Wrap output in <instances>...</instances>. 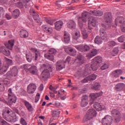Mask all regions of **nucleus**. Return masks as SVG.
Returning a JSON list of instances; mask_svg holds the SVG:
<instances>
[{"label": "nucleus", "mask_w": 125, "mask_h": 125, "mask_svg": "<svg viewBox=\"0 0 125 125\" xmlns=\"http://www.w3.org/2000/svg\"><path fill=\"white\" fill-rule=\"evenodd\" d=\"M121 24V29L122 32H125V18L123 17H118L115 19V25H113V27L116 28V26Z\"/></svg>", "instance_id": "f257e3e1"}, {"label": "nucleus", "mask_w": 125, "mask_h": 125, "mask_svg": "<svg viewBox=\"0 0 125 125\" xmlns=\"http://www.w3.org/2000/svg\"><path fill=\"white\" fill-rule=\"evenodd\" d=\"M96 115H97L96 111L93 108H91L87 110L86 115L84 117V120L85 121H89V120L93 119L94 117H96Z\"/></svg>", "instance_id": "f03ea898"}, {"label": "nucleus", "mask_w": 125, "mask_h": 125, "mask_svg": "<svg viewBox=\"0 0 125 125\" xmlns=\"http://www.w3.org/2000/svg\"><path fill=\"white\" fill-rule=\"evenodd\" d=\"M104 19L105 24V29H108L111 27V23H112V13L106 12L104 14Z\"/></svg>", "instance_id": "7ed1b4c3"}, {"label": "nucleus", "mask_w": 125, "mask_h": 125, "mask_svg": "<svg viewBox=\"0 0 125 125\" xmlns=\"http://www.w3.org/2000/svg\"><path fill=\"white\" fill-rule=\"evenodd\" d=\"M88 15L89 13L86 11H84L82 14V17H80L78 19V24L79 26H80V28H83V22L85 23L86 22L87 18H88Z\"/></svg>", "instance_id": "20e7f679"}, {"label": "nucleus", "mask_w": 125, "mask_h": 125, "mask_svg": "<svg viewBox=\"0 0 125 125\" xmlns=\"http://www.w3.org/2000/svg\"><path fill=\"white\" fill-rule=\"evenodd\" d=\"M18 75V68L14 66L11 69V71H8L7 73V74H6V76L8 80H11V79H13V78L15 77H17Z\"/></svg>", "instance_id": "39448f33"}, {"label": "nucleus", "mask_w": 125, "mask_h": 125, "mask_svg": "<svg viewBox=\"0 0 125 125\" xmlns=\"http://www.w3.org/2000/svg\"><path fill=\"white\" fill-rule=\"evenodd\" d=\"M8 102L10 105L13 104V103H16V101L17 100V98L13 93L12 92V90L11 88H9L8 90Z\"/></svg>", "instance_id": "423d86ee"}, {"label": "nucleus", "mask_w": 125, "mask_h": 125, "mask_svg": "<svg viewBox=\"0 0 125 125\" xmlns=\"http://www.w3.org/2000/svg\"><path fill=\"white\" fill-rule=\"evenodd\" d=\"M101 37L99 36H97L95 38V42L97 43V44H101L102 43V41L103 40L104 41H107L108 40V37H107V34H106V32H101Z\"/></svg>", "instance_id": "0eeeda50"}, {"label": "nucleus", "mask_w": 125, "mask_h": 125, "mask_svg": "<svg viewBox=\"0 0 125 125\" xmlns=\"http://www.w3.org/2000/svg\"><path fill=\"white\" fill-rule=\"evenodd\" d=\"M13 114V112L11 109L9 108H6L5 111L2 113L3 117L7 121L8 119H10V120H12L13 119V116H12Z\"/></svg>", "instance_id": "6e6552de"}, {"label": "nucleus", "mask_w": 125, "mask_h": 125, "mask_svg": "<svg viewBox=\"0 0 125 125\" xmlns=\"http://www.w3.org/2000/svg\"><path fill=\"white\" fill-rule=\"evenodd\" d=\"M29 13H30V15L33 16V18L35 21V22H36V23H38L39 25H41L42 21H41V20H40L39 14L36 12V11L33 9H30L29 10Z\"/></svg>", "instance_id": "1a4fd4ad"}, {"label": "nucleus", "mask_w": 125, "mask_h": 125, "mask_svg": "<svg viewBox=\"0 0 125 125\" xmlns=\"http://www.w3.org/2000/svg\"><path fill=\"white\" fill-rule=\"evenodd\" d=\"M91 26L92 27L96 26V19L93 17H90L88 21V28L89 30L92 29Z\"/></svg>", "instance_id": "9d476101"}, {"label": "nucleus", "mask_w": 125, "mask_h": 125, "mask_svg": "<svg viewBox=\"0 0 125 125\" xmlns=\"http://www.w3.org/2000/svg\"><path fill=\"white\" fill-rule=\"evenodd\" d=\"M103 125H112V117L109 115L105 116L102 120Z\"/></svg>", "instance_id": "9b49d317"}, {"label": "nucleus", "mask_w": 125, "mask_h": 125, "mask_svg": "<svg viewBox=\"0 0 125 125\" xmlns=\"http://www.w3.org/2000/svg\"><path fill=\"white\" fill-rule=\"evenodd\" d=\"M10 5H16L19 8H23L24 7V4H25V1L21 2L19 1L16 3V0H12L9 2Z\"/></svg>", "instance_id": "f8f14e48"}, {"label": "nucleus", "mask_w": 125, "mask_h": 125, "mask_svg": "<svg viewBox=\"0 0 125 125\" xmlns=\"http://www.w3.org/2000/svg\"><path fill=\"white\" fill-rule=\"evenodd\" d=\"M102 95H103V92L102 91H100V92L98 93H91L90 94V96L91 98V100H90V105H92L93 104V102H92V100H95V99H96V98L100 97V96H102Z\"/></svg>", "instance_id": "ddd939ff"}, {"label": "nucleus", "mask_w": 125, "mask_h": 125, "mask_svg": "<svg viewBox=\"0 0 125 125\" xmlns=\"http://www.w3.org/2000/svg\"><path fill=\"white\" fill-rule=\"evenodd\" d=\"M93 107L94 109H95L96 111H98V112L102 111V110L106 109V107L102 104L96 102L94 103Z\"/></svg>", "instance_id": "4468645a"}, {"label": "nucleus", "mask_w": 125, "mask_h": 125, "mask_svg": "<svg viewBox=\"0 0 125 125\" xmlns=\"http://www.w3.org/2000/svg\"><path fill=\"white\" fill-rule=\"evenodd\" d=\"M37 86L33 83H30L27 86V91L29 94H32L36 91Z\"/></svg>", "instance_id": "2eb2a0df"}, {"label": "nucleus", "mask_w": 125, "mask_h": 125, "mask_svg": "<svg viewBox=\"0 0 125 125\" xmlns=\"http://www.w3.org/2000/svg\"><path fill=\"white\" fill-rule=\"evenodd\" d=\"M75 48L78 49L79 51H81L83 52V51H88V50H89L90 49V47L89 46L87 45H76L75 46Z\"/></svg>", "instance_id": "dca6fc26"}, {"label": "nucleus", "mask_w": 125, "mask_h": 125, "mask_svg": "<svg viewBox=\"0 0 125 125\" xmlns=\"http://www.w3.org/2000/svg\"><path fill=\"white\" fill-rule=\"evenodd\" d=\"M111 114L113 117H115V121L117 123H118V122H120V118L121 116L120 111H118L117 109H114L111 111Z\"/></svg>", "instance_id": "f3484780"}, {"label": "nucleus", "mask_w": 125, "mask_h": 125, "mask_svg": "<svg viewBox=\"0 0 125 125\" xmlns=\"http://www.w3.org/2000/svg\"><path fill=\"white\" fill-rule=\"evenodd\" d=\"M9 83H10V82L9 81L6 80L5 79L2 82H0V91H4V85H7L8 86L9 85Z\"/></svg>", "instance_id": "a211bd4d"}, {"label": "nucleus", "mask_w": 125, "mask_h": 125, "mask_svg": "<svg viewBox=\"0 0 125 125\" xmlns=\"http://www.w3.org/2000/svg\"><path fill=\"white\" fill-rule=\"evenodd\" d=\"M88 104V97L86 95H84L82 98L81 106L85 107Z\"/></svg>", "instance_id": "6ab92c4d"}, {"label": "nucleus", "mask_w": 125, "mask_h": 125, "mask_svg": "<svg viewBox=\"0 0 125 125\" xmlns=\"http://www.w3.org/2000/svg\"><path fill=\"white\" fill-rule=\"evenodd\" d=\"M67 27L71 30H75L76 29V26L77 24H76V22L73 20H69L67 23Z\"/></svg>", "instance_id": "aec40b11"}, {"label": "nucleus", "mask_w": 125, "mask_h": 125, "mask_svg": "<svg viewBox=\"0 0 125 125\" xmlns=\"http://www.w3.org/2000/svg\"><path fill=\"white\" fill-rule=\"evenodd\" d=\"M29 72L32 75H38V72H39V70H38V67L35 65H31L29 68Z\"/></svg>", "instance_id": "412c9836"}, {"label": "nucleus", "mask_w": 125, "mask_h": 125, "mask_svg": "<svg viewBox=\"0 0 125 125\" xmlns=\"http://www.w3.org/2000/svg\"><path fill=\"white\" fill-rule=\"evenodd\" d=\"M65 62L60 61L57 62L56 68L58 71H61L62 69L65 68Z\"/></svg>", "instance_id": "4be33fe9"}, {"label": "nucleus", "mask_w": 125, "mask_h": 125, "mask_svg": "<svg viewBox=\"0 0 125 125\" xmlns=\"http://www.w3.org/2000/svg\"><path fill=\"white\" fill-rule=\"evenodd\" d=\"M125 87V84L124 83H117L115 85V90L116 91H122V90H124Z\"/></svg>", "instance_id": "5701e85b"}, {"label": "nucleus", "mask_w": 125, "mask_h": 125, "mask_svg": "<svg viewBox=\"0 0 125 125\" xmlns=\"http://www.w3.org/2000/svg\"><path fill=\"white\" fill-rule=\"evenodd\" d=\"M23 102L28 111H29V112H32V111L34 110V108H33L32 104L26 100H24Z\"/></svg>", "instance_id": "b1692460"}, {"label": "nucleus", "mask_w": 125, "mask_h": 125, "mask_svg": "<svg viewBox=\"0 0 125 125\" xmlns=\"http://www.w3.org/2000/svg\"><path fill=\"white\" fill-rule=\"evenodd\" d=\"M4 45H5L6 47L8 49L11 50V49H12V47H13V45H14V40H9L8 41V43H7V42H5Z\"/></svg>", "instance_id": "393cba45"}, {"label": "nucleus", "mask_w": 125, "mask_h": 125, "mask_svg": "<svg viewBox=\"0 0 125 125\" xmlns=\"http://www.w3.org/2000/svg\"><path fill=\"white\" fill-rule=\"evenodd\" d=\"M63 26V21H58L55 23V29L57 31H60V29L62 28Z\"/></svg>", "instance_id": "a878e982"}, {"label": "nucleus", "mask_w": 125, "mask_h": 125, "mask_svg": "<svg viewBox=\"0 0 125 125\" xmlns=\"http://www.w3.org/2000/svg\"><path fill=\"white\" fill-rule=\"evenodd\" d=\"M76 62L79 63V65H82V64H83L85 62L84 58L81 55L78 56L77 59L75 60Z\"/></svg>", "instance_id": "bb28decb"}, {"label": "nucleus", "mask_w": 125, "mask_h": 125, "mask_svg": "<svg viewBox=\"0 0 125 125\" xmlns=\"http://www.w3.org/2000/svg\"><path fill=\"white\" fill-rule=\"evenodd\" d=\"M122 74L123 71L121 70L117 69L112 72V76L114 77V78H119Z\"/></svg>", "instance_id": "cd10ccee"}, {"label": "nucleus", "mask_w": 125, "mask_h": 125, "mask_svg": "<svg viewBox=\"0 0 125 125\" xmlns=\"http://www.w3.org/2000/svg\"><path fill=\"white\" fill-rule=\"evenodd\" d=\"M97 54V50L93 49L90 53L87 54V58H92Z\"/></svg>", "instance_id": "c85d7f7f"}, {"label": "nucleus", "mask_w": 125, "mask_h": 125, "mask_svg": "<svg viewBox=\"0 0 125 125\" xmlns=\"http://www.w3.org/2000/svg\"><path fill=\"white\" fill-rule=\"evenodd\" d=\"M90 14L94 15V16H102L103 15V12L101 11H92L90 12Z\"/></svg>", "instance_id": "c756f323"}, {"label": "nucleus", "mask_w": 125, "mask_h": 125, "mask_svg": "<svg viewBox=\"0 0 125 125\" xmlns=\"http://www.w3.org/2000/svg\"><path fill=\"white\" fill-rule=\"evenodd\" d=\"M12 15L15 19L18 18L19 17V15H20V10L19 9H15L13 11Z\"/></svg>", "instance_id": "7c9ffc66"}, {"label": "nucleus", "mask_w": 125, "mask_h": 125, "mask_svg": "<svg viewBox=\"0 0 125 125\" xmlns=\"http://www.w3.org/2000/svg\"><path fill=\"white\" fill-rule=\"evenodd\" d=\"M63 41L65 43H69L70 42V34L68 32L64 33Z\"/></svg>", "instance_id": "2f4dec72"}, {"label": "nucleus", "mask_w": 125, "mask_h": 125, "mask_svg": "<svg viewBox=\"0 0 125 125\" xmlns=\"http://www.w3.org/2000/svg\"><path fill=\"white\" fill-rule=\"evenodd\" d=\"M41 76L43 78L47 79V78H49V71L47 69L44 70L42 72Z\"/></svg>", "instance_id": "473e14b6"}, {"label": "nucleus", "mask_w": 125, "mask_h": 125, "mask_svg": "<svg viewBox=\"0 0 125 125\" xmlns=\"http://www.w3.org/2000/svg\"><path fill=\"white\" fill-rule=\"evenodd\" d=\"M92 63H96L97 64H99L102 62V58L101 57H96L93 59L92 61Z\"/></svg>", "instance_id": "72a5a7b5"}, {"label": "nucleus", "mask_w": 125, "mask_h": 125, "mask_svg": "<svg viewBox=\"0 0 125 125\" xmlns=\"http://www.w3.org/2000/svg\"><path fill=\"white\" fill-rule=\"evenodd\" d=\"M109 53L111 55H112V56H116V55H118V53H119V48L115 47L113 48L109 52Z\"/></svg>", "instance_id": "f704fd0d"}, {"label": "nucleus", "mask_w": 125, "mask_h": 125, "mask_svg": "<svg viewBox=\"0 0 125 125\" xmlns=\"http://www.w3.org/2000/svg\"><path fill=\"white\" fill-rule=\"evenodd\" d=\"M4 62L7 64L6 66H12L13 65V63L12 62V60L7 59V58H4Z\"/></svg>", "instance_id": "c9c22d12"}, {"label": "nucleus", "mask_w": 125, "mask_h": 125, "mask_svg": "<svg viewBox=\"0 0 125 125\" xmlns=\"http://www.w3.org/2000/svg\"><path fill=\"white\" fill-rule=\"evenodd\" d=\"M8 69V66L4 65L2 68L0 69V74H4L6 71Z\"/></svg>", "instance_id": "e433bc0d"}, {"label": "nucleus", "mask_w": 125, "mask_h": 125, "mask_svg": "<svg viewBox=\"0 0 125 125\" xmlns=\"http://www.w3.org/2000/svg\"><path fill=\"white\" fill-rule=\"evenodd\" d=\"M91 68L93 70V71H96L97 69H98V64L95 62H92L91 65Z\"/></svg>", "instance_id": "4c0bfd02"}, {"label": "nucleus", "mask_w": 125, "mask_h": 125, "mask_svg": "<svg viewBox=\"0 0 125 125\" xmlns=\"http://www.w3.org/2000/svg\"><path fill=\"white\" fill-rule=\"evenodd\" d=\"M42 28L44 32H52V31H53L52 27H47L46 25L42 26Z\"/></svg>", "instance_id": "58836bf2"}, {"label": "nucleus", "mask_w": 125, "mask_h": 125, "mask_svg": "<svg viewBox=\"0 0 125 125\" xmlns=\"http://www.w3.org/2000/svg\"><path fill=\"white\" fill-rule=\"evenodd\" d=\"M73 33H73L72 39H73V40H76V41H77V40H78V38L80 37V32H76Z\"/></svg>", "instance_id": "ea45409f"}, {"label": "nucleus", "mask_w": 125, "mask_h": 125, "mask_svg": "<svg viewBox=\"0 0 125 125\" xmlns=\"http://www.w3.org/2000/svg\"><path fill=\"white\" fill-rule=\"evenodd\" d=\"M45 21L46 22V23H48V24H49V25H53V23H54V20H51V19L46 18H45Z\"/></svg>", "instance_id": "a19ab883"}, {"label": "nucleus", "mask_w": 125, "mask_h": 125, "mask_svg": "<svg viewBox=\"0 0 125 125\" xmlns=\"http://www.w3.org/2000/svg\"><path fill=\"white\" fill-rule=\"evenodd\" d=\"M20 36L21 38H28L29 33L28 32H21L20 33Z\"/></svg>", "instance_id": "79ce46f5"}, {"label": "nucleus", "mask_w": 125, "mask_h": 125, "mask_svg": "<svg viewBox=\"0 0 125 125\" xmlns=\"http://www.w3.org/2000/svg\"><path fill=\"white\" fill-rule=\"evenodd\" d=\"M87 77L88 81H94V80H96L97 76L95 74H92Z\"/></svg>", "instance_id": "37998d69"}, {"label": "nucleus", "mask_w": 125, "mask_h": 125, "mask_svg": "<svg viewBox=\"0 0 125 125\" xmlns=\"http://www.w3.org/2000/svg\"><path fill=\"white\" fill-rule=\"evenodd\" d=\"M101 85L99 83H96L95 85L93 87V89L95 90H100Z\"/></svg>", "instance_id": "c03bdc74"}, {"label": "nucleus", "mask_w": 125, "mask_h": 125, "mask_svg": "<svg viewBox=\"0 0 125 125\" xmlns=\"http://www.w3.org/2000/svg\"><path fill=\"white\" fill-rule=\"evenodd\" d=\"M60 114V111H54L53 112V118H55V119H57Z\"/></svg>", "instance_id": "a18cd8bd"}, {"label": "nucleus", "mask_w": 125, "mask_h": 125, "mask_svg": "<svg viewBox=\"0 0 125 125\" xmlns=\"http://www.w3.org/2000/svg\"><path fill=\"white\" fill-rule=\"evenodd\" d=\"M67 50H69V51L71 53V55H72V56H74V55H76V53H77V51L75 49H72L67 47Z\"/></svg>", "instance_id": "49530a36"}, {"label": "nucleus", "mask_w": 125, "mask_h": 125, "mask_svg": "<svg viewBox=\"0 0 125 125\" xmlns=\"http://www.w3.org/2000/svg\"><path fill=\"white\" fill-rule=\"evenodd\" d=\"M31 50V51H33V52H35V60H38V53H39V51H38V50L35 48H32Z\"/></svg>", "instance_id": "de8ad7c7"}, {"label": "nucleus", "mask_w": 125, "mask_h": 125, "mask_svg": "<svg viewBox=\"0 0 125 125\" xmlns=\"http://www.w3.org/2000/svg\"><path fill=\"white\" fill-rule=\"evenodd\" d=\"M44 56L47 58L49 60H50L51 61H53L54 60V57L52 55H46L45 54Z\"/></svg>", "instance_id": "09e8293b"}, {"label": "nucleus", "mask_w": 125, "mask_h": 125, "mask_svg": "<svg viewBox=\"0 0 125 125\" xmlns=\"http://www.w3.org/2000/svg\"><path fill=\"white\" fill-rule=\"evenodd\" d=\"M31 65L30 64H24L22 65V68L25 70V71H29V68L31 67Z\"/></svg>", "instance_id": "8fccbe9b"}, {"label": "nucleus", "mask_w": 125, "mask_h": 125, "mask_svg": "<svg viewBox=\"0 0 125 125\" xmlns=\"http://www.w3.org/2000/svg\"><path fill=\"white\" fill-rule=\"evenodd\" d=\"M4 12H5V11L3 8L2 7H0V18H1V16L4 15Z\"/></svg>", "instance_id": "3c124183"}, {"label": "nucleus", "mask_w": 125, "mask_h": 125, "mask_svg": "<svg viewBox=\"0 0 125 125\" xmlns=\"http://www.w3.org/2000/svg\"><path fill=\"white\" fill-rule=\"evenodd\" d=\"M108 44L110 46H115V45H117V42H116L115 41H109Z\"/></svg>", "instance_id": "603ef678"}, {"label": "nucleus", "mask_w": 125, "mask_h": 125, "mask_svg": "<svg viewBox=\"0 0 125 125\" xmlns=\"http://www.w3.org/2000/svg\"><path fill=\"white\" fill-rule=\"evenodd\" d=\"M82 35L83 39L86 40L87 38H88V34L86 32H82Z\"/></svg>", "instance_id": "864d4df0"}, {"label": "nucleus", "mask_w": 125, "mask_h": 125, "mask_svg": "<svg viewBox=\"0 0 125 125\" xmlns=\"http://www.w3.org/2000/svg\"><path fill=\"white\" fill-rule=\"evenodd\" d=\"M54 105L58 108H59V107H63V105H62V104H61V103H59V102H55L54 104Z\"/></svg>", "instance_id": "5fc2aeb1"}, {"label": "nucleus", "mask_w": 125, "mask_h": 125, "mask_svg": "<svg viewBox=\"0 0 125 125\" xmlns=\"http://www.w3.org/2000/svg\"><path fill=\"white\" fill-rule=\"evenodd\" d=\"M41 96V95L40 93H38L36 94V96L35 97V103H37V102H39V101L40 100V97Z\"/></svg>", "instance_id": "6e6d98bb"}, {"label": "nucleus", "mask_w": 125, "mask_h": 125, "mask_svg": "<svg viewBox=\"0 0 125 125\" xmlns=\"http://www.w3.org/2000/svg\"><path fill=\"white\" fill-rule=\"evenodd\" d=\"M118 40L119 42H124L125 41V36H122L118 38Z\"/></svg>", "instance_id": "4d7b16f0"}, {"label": "nucleus", "mask_w": 125, "mask_h": 125, "mask_svg": "<svg viewBox=\"0 0 125 125\" xmlns=\"http://www.w3.org/2000/svg\"><path fill=\"white\" fill-rule=\"evenodd\" d=\"M21 124L22 125H27V122H26V121H25V119L23 118L21 119Z\"/></svg>", "instance_id": "13d9d810"}, {"label": "nucleus", "mask_w": 125, "mask_h": 125, "mask_svg": "<svg viewBox=\"0 0 125 125\" xmlns=\"http://www.w3.org/2000/svg\"><path fill=\"white\" fill-rule=\"evenodd\" d=\"M5 17L7 20H10L11 19V15L8 13H6L5 15Z\"/></svg>", "instance_id": "bf43d9fd"}, {"label": "nucleus", "mask_w": 125, "mask_h": 125, "mask_svg": "<svg viewBox=\"0 0 125 125\" xmlns=\"http://www.w3.org/2000/svg\"><path fill=\"white\" fill-rule=\"evenodd\" d=\"M108 64H104L101 67V70H106V69H108Z\"/></svg>", "instance_id": "052dcab7"}, {"label": "nucleus", "mask_w": 125, "mask_h": 125, "mask_svg": "<svg viewBox=\"0 0 125 125\" xmlns=\"http://www.w3.org/2000/svg\"><path fill=\"white\" fill-rule=\"evenodd\" d=\"M26 2H25V4L23 5L25 7V8H29L30 7L29 6H28L27 3L30 1V0H25Z\"/></svg>", "instance_id": "680f3d73"}, {"label": "nucleus", "mask_w": 125, "mask_h": 125, "mask_svg": "<svg viewBox=\"0 0 125 125\" xmlns=\"http://www.w3.org/2000/svg\"><path fill=\"white\" fill-rule=\"evenodd\" d=\"M10 0H0V2H2L3 3H7V2H9L11 1Z\"/></svg>", "instance_id": "e2e57ef3"}, {"label": "nucleus", "mask_w": 125, "mask_h": 125, "mask_svg": "<svg viewBox=\"0 0 125 125\" xmlns=\"http://www.w3.org/2000/svg\"><path fill=\"white\" fill-rule=\"evenodd\" d=\"M88 77H86V78H85L84 80L82 81V83H87L88 82Z\"/></svg>", "instance_id": "0e129e2a"}, {"label": "nucleus", "mask_w": 125, "mask_h": 125, "mask_svg": "<svg viewBox=\"0 0 125 125\" xmlns=\"http://www.w3.org/2000/svg\"><path fill=\"white\" fill-rule=\"evenodd\" d=\"M26 60L28 62H32V59L28 56V55H26Z\"/></svg>", "instance_id": "69168bd1"}, {"label": "nucleus", "mask_w": 125, "mask_h": 125, "mask_svg": "<svg viewBox=\"0 0 125 125\" xmlns=\"http://www.w3.org/2000/svg\"><path fill=\"white\" fill-rule=\"evenodd\" d=\"M70 60H71V57L68 56L65 60V62L70 63Z\"/></svg>", "instance_id": "338daca9"}, {"label": "nucleus", "mask_w": 125, "mask_h": 125, "mask_svg": "<svg viewBox=\"0 0 125 125\" xmlns=\"http://www.w3.org/2000/svg\"><path fill=\"white\" fill-rule=\"evenodd\" d=\"M39 90H41V91L43 90V84H41V85L39 88Z\"/></svg>", "instance_id": "774afa93"}]
</instances>
